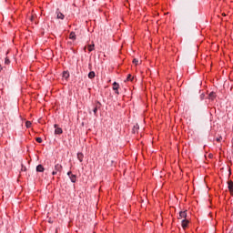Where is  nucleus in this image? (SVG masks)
Here are the masks:
<instances>
[{"label": "nucleus", "mask_w": 233, "mask_h": 233, "mask_svg": "<svg viewBox=\"0 0 233 233\" xmlns=\"http://www.w3.org/2000/svg\"><path fill=\"white\" fill-rule=\"evenodd\" d=\"M62 77H64V79H68V77H70V74L66 71H64Z\"/></svg>", "instance_id": "obj_9"}, {"label": "nucleus", "mask_w": 233, "mask_h": 233, "mask_svg": "<svg viewBox=\"0 0 233 233\" xmlns=\"http://www.w3.org/2000/svg\"><path fill=\"white\" fill-rule=\"evenodd\" d=\"M61 170H63V166H61L60 164H56L55 166V170L52 172V175L56 176V174H57V172H61Z\"/></svg>", "instance_id": "obj_1"}, {"label": "nucleus", "mask_w": 233, "mask_h": 233, "mask_svg": "<svg viewBox=\"0 0 233 233\" xmlns=\"http://www.w3.org/2000/svg\"><path fill=\"white\" fill-rule=\"evenodd\" d=\"M83 157H84L83 153H78L77 154V159L80 161V163L83 162Z\"/></svg>", "instance_id": "obj_12"}, {"label": "nucleus", "mask_w": 233, "mask_h": 233, "mask_svg": "<svg viewBox=\"0 0 233 233\" xmlns=\"http://www.w3.org/2000/svg\"><path fill=\"white\" fill-rule=\"evenodd\" d=\"M228 190H229V192H233V181L232 180H229L228 182Z\"/></svg>", "instance_id": "obj_5"}, {"label": "nucleus", "mask_w": 233, "mask_h": 233, "mask_svg": "<svg viewBox=\"0 0 233 233\" xmlns=\"http://www.w3.org/2000/svg\"><path fill=\"white\" fill-rule=\"evenodd\" d=\"M87 48L88 52H92L94 50V45H89Z\"/></svg>", "instance_id": "obj_16"}, {"label": "nucleus", "mask_w": 233, "mask_h": 233, "mask_svg": "<svg viewBox=\"0 0 233 233\" xmlns=\"http://www.w3.org/2000/svg\"><path fill=\"white\" fill-rule=\"evenodd\" d=\"M25 127H26V128H30L32 127V122L26 121L25 122Z\"/></svg>", "instance_id": "obj_15"}, {"label": "nucleus", "mask_w": 233, "mask_h": 233, "mask_svg": "<svg viewBox=\"0 0 233 233\" xmlns=\"http://www.w3.org/2000/svg\"><path fill=\"white\" fill-rule=\"evenodd\" d=\"M69 39H72L73 41H76V33L75 32L70 33Z\"/></svg>", "instance_id": "obj_10"}, {"label": "nucleus", "mask_w": 233, "mask_h": 233, "mask_svg": "<svg viewBox=\"0 0 233 233\" xmlns=\"http://www.w3.org/2000/svg\"><path fill=\"white\" fill-rule=\"evenodd\" d=\"M134 65H137L139 63V60L137 58L133 59Z\"/></svg>", "instance_id": "obj_20"}, {"label": "nucleus", "mask_w": 233, "mask_h": 233, "mask_svg": "<svg viewBox=\"0 0 233 233\" xmlns=\"http://www.w3.org/2000/svg\"><path fill=\"white\" fill-rule=\"evenodd\" d=\"M178 219H187V211H180Z\"/></svg>", "instance_id": "obj_3"}, {"label": "nucleus", "mask_w": 233, "mask_h": 233, "mask_svg": "<svg viewBox=\"0 0 233 233\" xmlns=\"http://www.w3.org/2000/svg\"><path fill=\"white\" fill-rule=\"evenodd\" d=\"M188 227V220L187 219H183L182 220V228L185 229Z\"/></svg>", "instance_id": "obj_7"}, {"label": "nucleus", "mask_w": 233, "mask_h": 233, "mask_svg": "<svg viewBox=\"0 0 233 233\" xmlns=\"http://www.w3.org/2000/svg\"><path fill=\"white\" fill-rule=\"evenodd\" d=\"M208 99H210V101H214L216 99V93L214 92L209 93Z\"/></svg>", "instance_id": "obj_6"}, {"label": "nucleus", "mask_w": 233, "mask_h": 233, "mask_svg": "<svg viewBox=\"0 0 233 233\" xmlns=\"http://www.w3.org/2000/svg\"><path fill=\"white\" fill-rule=\"evenodd\" d=\"M54 127L56 128L55 129V134H57V135L63 134V129L61 127H57V124H55Z\"/></svg>", "instance_id": "obj_2"}, {"label": "nucleus", "mask_w": 233, "mask_h": 233, "mask_svg": "<svg viewBox=\"0 0 233 233\" xmlns=\"http://www.w3.org/2000/svg\"><path fill=\"white\" fill-rule=\"evenodd\" d=\"M134 77H132V75H128L127 77V81H133Z\"/></svg>", "instance_id": "obj_17"}, {"label": "nucleus", "mask_w": 233, "mask_h": 233, "mask_svg": "<svg viewBox=\"0 0 233 233\" xmlns=\"http://www.w3.org/2000/svg\"><path fill=\"white\" fill-rule=\"evenodd\" d=\"M88 77L89 79H94V77H96V73L94 71L89 72Z\"/></svg>", "instance_id": "obj_11"}, {"label": "nucleus", "mask_w": 233, "mask_h": 233, "mask_svg": "<svg viewBox=\"0 0 233 233\" xmlns=\"http://www.w3.org/2000/svg\"><path fill=\"white\" fill-rule=\"evenodd\" d=\"M118 88H119V84H117V82H114L113 90H118Z\"/></svg>", "instance_id": "obj_14"}, {"label": "nucleus", "mask_w": 233, "mask_h": 233, "mask_svg": "<svg viewBox=\"0 0 233 233\" xmlns=\"http://www.w3.org/2000/svg\"><path fill=\"white\" fill-rule=\"evenodd\" d=\"M56 14L57 19H65V15H63V13L59 12V10H57Z\"/></svg>", "instance_id": "obj_4"}, {"label": "nucleus", "mask_w": 233, "mask_h": 233, "mask_svg": "<svg viewBox=\"0 0 233 233\" xmlns=\"http://www.w3.org/2000/svg\"><path fill=\"white\" fill-rule=\"evenodd\" d=\"M36 172H45V167H43V165H38L36 167Z\"/></svg>", "instance_id": "obj_8"}, {"label": "nucleus", "mask_w": 233, "mask_h": 233, "mask_svg": "<svg viewBox=\"0 0 233 233\" xmlns=\"http://www.w3.org/2000/svg\"><path fill=\"white\" fill-rule=\"evenodd\" d=\"M35 141H36L37 143H43V138H41V137H36Z\"/></svg>", "instance_id": "obj_18"}, {"label": "nucleus", "mask_w": 233, "mask_h": 233, "mask_svg": "<svg viewBox=\"0 0 233 233\" xmlns=\"http://www.w3.org/2000/svg\"><path fill=\"white\" fill-rule=\"evenodd\" d=\"M230 174H232V171L229 169V176H230Z\"/></svg>", "instance_id": "obj_25"}, {"label": "nucleus", "mask_w": 233, "mask_h": 233, "mask_svg": "<svg viewBox=\"0 0 233 233\" xmlns=\"http://www.w3.org/2000/svg\"><path fill=\"white\" fill-rule=\"evenodd\" d=\"M221 139H223V137H219L216 138V141H218V143L221 142Z\"/></svg>", "instance_id": "obj_21"}, {"label": "nucleus", "mask_w": 233, "mask_h": 233, "mask_svg": "<svg viewBox=\"0 0 233 233\" xmlns=\"http://www.w3.org/2000/svg\"><path fill=\"white\" fill-rule=\"evenodd\" d=\"M1 70H3V66H0V72H1Z\"/></svg>", "instance_id": "obj_24"}, {"label": "nucleus", "mask_w": 233, "mask_h": 233, "mask_svg": "<svg viewBox=\"0 0 233 233\" xmlns=\"http://www.w3.org/2000/svg\"><path fill=\"white\" fill-rule=\"evenodd\" d=\"M5 65H10V59L8 57L5 58Z\"/></svg>", "instance_id": "obj_19"}, {"label": "nucleus", "mask_w": 233, "mask_h": 233, "mask_svg": "<svg viewBox=\"0 0 233 233\" xmlns=\"http://www.w3.org/2000/svg\"><path fill=\"white\" fill-rule=\"evenodd\" d=\"M94 114H97V106L93 109Z\"/></svg>", "instance_id": "obj_22"}, {"label": "nucleus", "mask_w": 233, "mask_h": 233, "mask_svg": "<svg viewBox=\"0 0 233 233\" xmlns=\"http://www.w3.org/2000/svg\"><path fill=\"white\" fill-rule=\"evenodd\" d=\"M69 179H71V182H72V183H76V175H71V176L69 177Z\"/></svg>", "instance_id": "obj_13"}, {"label": "nucleus", "mask_w": 233, "mask_h": 233, "mask_svg": "<svg viewBox=\"0 0 233 233\" xmlns=\"http://www.w3.org/2000/svg\"><path fill=\"white\" fill-rule=\"evenodd\" d=\"M67 176H68V177H70L71 176H73L72 171L67 172Z\"/></svg>", "instance_id": "obj_23"}]
</instances>
